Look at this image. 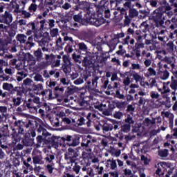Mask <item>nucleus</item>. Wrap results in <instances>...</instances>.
I'll list each match as a JSON object with an SVG mask.
<instances>
[{
	"label": "nucleus",
	"mask_w": 177,
	"mask_h": 177,
	"mask_svg": "<svg viewBox=\"0 0 177 177\" xmlns=\"http://www.w3.org/2000/svg\"><path fill=\"white\" fill-rule=\"evenodd\" d=\"M62 68L66 75L71 73V66H70V64H63Z\"/></svg>",
	"instance_id": "nucleus-29"
},
{
	"label": "nucleus",
	"mask_w": 177,
	"mask_h": 177,
	"mask_svg": "<svg viewBox=\"0 0 177 177\" xmlns=\"http://www.w3.org/2000/svg\"><path fill=\"white\" fill-rule=\"evenodd\" d=\"M9 78H10V77L5 74L0 75V80H1V81H9Z\"/></svg>",
	"instance_id": "nucleus-62"
},
{
	"label": "nucleus",
	"mask_w": 177,
	"mask_h": 177,
	"mask_svg": "<svg viewBox=\"0 0 177 177\" xmlns=\"http://www.w3.org/2000/svg\"><path fill=\"white\" fill-rule=\"evenodd\" d=\"M46 161H47L48 162H52V161H53V160H55V156L54 155H48L46 158H45Z\"/></svg>",
	"instance_id": "nucleus-58"
},
{
	"label": "nucleus",
	"mask_w": 177,
	"mask_h": 177,
	"mask_svg": "<svg viewBox=\"0 0 177 177\" xmlns=\"http://www.w3.org/2000/svg\"><path fill=\"white\" fill-rule=\"evenodd\" d=\"M123 46L122 45H120L119 46V50H118L116 52V53L119 55V56H122V55H124L125 53V50L122 48Z\"/></svg>",
	"instance_id": "nucleus-52"
},
{
	"label": "nucleus",
	"mask_w": 177,
	"mask_h": 177,
	"mask_svg": "<svg viewBox=\"0 0 177 177\" xmlns=\"http://www.w3.org/2000/svg\"><path fill=\"white\" fill-rule=\"evenodd\" d=\"M25 57L26 59H28V60H29L30 62H35V60L34 59V56L31 55L30 53H26Z\"/></svg>",
	"instance_id": "nucleus-51"
},
{
	"label": "nucleus",
	"mask_w": 177,
	"mask_h": 177,
	"mask_svg": "<svg viewBox=\"0 0 177 177\" xmlns=\"http://www.w3.org/2000/svg\"><path fill=\"white\" fill-rule=\"evenodd\" d=\"M124 122L129 125H132L135 124V121L133 120V118L131 116V115H127V118L124 120Z\"/></svg>",
	"instance_id": "nucleus-35"
},
{
	"label": "nucleus",
	"mask_w": 177,
	"mask_h": 177,
	"mask_svg": "<svg viewBox=\"0 0 177 177\" xmlns=\"http://www.w3.org/2000/svg\"><path fill=\"white\" fill-rule=\"evenodd\" d=\"M113 117L114 118H116L117 120H121V118H122V117H124V113L118 111H115L113 113Z\"/></svg>",
	"instance_id": "nucleus-42"
},
{
	"label": "nucleus",
	"mask_w": 177,
	"mask_h": 177,
	"mask_svg": "<svg viewBox=\"0 0 177 177\" xmlns=\"http://www.w3.org/2000/svg\"><path fill=\"white\" fill-rule=\"evenodd\" d=\"M34 55H35V57H37V62H41L42 60L43 53H42V50H41V48H39L38 50L35 51Z\"/></svg>",
	"instance_id": "nucleus-24"
},
{
	"label": "nucleus",
	"mask_w": 177,
	"mask_h": 177,
	"mask_svg": "<svg viewBox=\"0 0 177 177\" xmlns=\"http://www.w3.org/2000/svg\"><path fill=\"white\" fill-rule=\"evenodd\" d=\"M35 81L39 82H44L45 80H44V77H42V75L39 73H36L34 76Z\"/></svg>",
	"instance_id": "nucleus-39"
},
{
	"label": "nucleus",
	"mask_w": 177,
	"mask_h": 177,
	"mask_svg": "<svg viewBox=\"0 0 177 177\" xmlns=\"http://www.w3.org/2000/svg\"><path fill=\"white\" fill-rule=\"evenodd\" d=\"M158 74L160 75L161 80H167V78L169 77V72H168L167 70L164 71H159Z\"/></svg>",
	"instance_id": "nucleus-22"
},
{
	"label": "nucleus",
	"mask_w": 177,
	"mask_h": 177,
	"mask_svg": "<svg viewBox=\"0 0 177 177\" xmlns=\"http://www.w3.org/2000/svg\"><path fill=\"white\" fill-rule=\"evenodd\" d=\"M97 81H99V77L97 76H95L92 79V85L93 88H97Z\"/></svg>",
	"instance_id": "nucleus-53"
},
{
	"label": "nucleus",
	"mask_w": 177,
	"mask_h": 177,
	"mask_svg": "<svg viewBox=\"0 0 177 177\" xmlns=\"http://www.w3.org/2000/svg\"><path fill=\"white\" fill-rule=\"evenodd\" d=\"M12 21H13V16L9 11H6L4 14L0 16V23L9 25Z\"/></svg>",
	"instance_id": "nucleus-4"
},
{
	"label": "nucleus",
	"mask_w": 177,
	"mask_h": 177,
	"mask_svg": "<svg viewBox=\"0 0 177 177\" xmlns=\"http://www.w3.org/2000/svg\"><path fill=\"white\" fill-rule=\"evenodd\" d=\"M32 41H34L32 36H30L28 38V41L25 43L26 49L30 50L31 48H33V46H35V43H34Z\"/></svg>",
	"instance_id": "nucleus-13"
},
{
	"label": "nucleus",
	"mask_w": 177,
	"mask_h": 177,
	"mask_svg": "<svg viewBox=\"0 0 177 177\" xmlns=\"http://www.w3.org/2000/svg\"><path fill=\"white\" fill-rule=\"evenodd\" d=\"M133 78L136 80V82H139L140 80H142V76H140L139 73H134L133 74Z\"/></svg>",
	"instance_id": "nucleus-56"
},
{
	"label": "nucleus",
	"mask_w": 177,
	"mask_h": 177,
	"mask_svg": "<svg viewBox=\"0 0 177 177\" xmlns=\"http://www.w3.org/2000/svg\"><path fill=\"white\" fill-rule=\"evenodd\" d=\"M21 100H23L21 97H14L12 99L13 106H15V107L20 106V104H21Z\"/></svg>",
	"instance_id": "nucleus-28"
},
{
	"label": "nucleus",
	"mask_w": 177,
	"mask_h": 177,
	"mask_svg": "<svg viewBox=\"0 0 177 177\" xmlns=\"http://www.w3.org/2000/svg\"><path fill=\"white\" fill-rule=\"evenodd\" d=\"M114 39H112L110 41H109V44H108V46H109L110 48V51L111 52H113V50H114V49H115V46H116V44L115 43H114Z\"/></svg>",
	"instance_id": "nucleus-48"
},
{
	"label": "nucleus",
	"mask_w": 177,
	"mask_h": 177,
	"mask_svg": "<svg viewBox=\"0 0 177 177\" xmlns=\"http://www.w3.org/2000/svg\"><path fill=\"white\" fill-rule=\"evenodd\" d=\"M124 175H126V176H131L132 175H133V174H132V171L129 169H125L124 170Z\"/></svg>",
	"instance_id": "nucleus-61"
},
{
	"label": "nucleus",
	"mask_w": 177,
	"mask_h": 177,
	"mask_svg": "<svg viewBox=\"0 0 177 177\" xmlns=\"http://www.w3.org/2000/svg\"><path fill=\"white\" fill-rule=\"evenodd\" d=\"M62 59L64 63V64H71L70 59L67 55H64Z\"/></svg>",
	"instance_id": "nucleus-63"
},
{
	"label": "nucleus",
	"mask_w": 177,
	"mask_h": 177,
	"mask_svg": "<svg viewBox=\"0 0 177 177\" xmlns=\"http://www.w3.org/2000/svg\"><path fill=\"white\" fill-rule=\"evenodd\" d=\"M120 15H124V19L123 21V26L124 27H127V20H129V17H128V12H127V10L124 8H121L120 10L119 11Z\"/></svg>",
	"instance_id": "nucleus-15"
},
{
	"label": "nucleus",
	"mask_w": 177,
	"mask_h": 177,
	"mask_svg": "<svg viewBox=\"0 0 177 177\" xmlns=\"http://www.w3.org/2000/svg\"><path fill=\"white\" fill-rule=\"evenodd\" d=\"M60 59H62V55H57V59H54L51 64L52 67H59L60 66Z\"/></svg>",
	"instance_id": "nucleus-27"
},
{
	"label": "nucleus",
	"mask_w": 177,
	"mask_h": 177,
	"mask_svg": "<svg viewBox=\"0 0 177 177\" xmlns=\"http://www.w3.org/2000/svg\"><path fill=\"white\" fill-rule=\"evenodd\" d=\"M170 87L174 91L177 90V80H175L174 76L171 77V82Z\"/></svg>",
	"instance_id": "nucleus-37"
},
{
	"label": "nucleus",
	"mask_w": 177,
	"mask_h": 177,
	"mask_svg": "<svg viewBox=\"0 0 177 177\" xmlns=\"http://www.w3.org/2000/svg\"><path fill=\"white\" fill-rule=\"evenodd\" d=\"M92 115V113H89L87 115L86 119L81 117L78 119L79 123L77 124V127H82V125H87V127L89 128L92 125V120H91V116Z\"/></svg>",
	"instance_id": "nucleus-5"
},
{
	"label": "nucleus",
	"mask_w": 177,
	"mask_h": 177,
	"mask_svg": "<svg viewBox=\"0 0 177 177\" xmlns=\"http://www.w3.org/2000/svg\"><path fill=\"white\" fill-rule=\"evenodd\" d=\"M48 120H50V122H51V124L53 127H55V128H57L60 127V122L59 121V118L55 117V118H48Z\"/></svg>",
	"instance_id": "nucleus-17"
},
{
	"label": "nucleus",
	"mask_w": 177,
	"mask_h": 177,
	"mask_svg": "<svg viewBox=\"0 0 177 177\" xmlns=\"http://www.w3.org/2000/svg\"><path fill=\"white\" fill-rule=\"evenodd\" d=\"M91 142H92V141L91 140H88L86 143L82 142L81 146L84 149H88V147H91V146H92V144H91Z\"/></svg>",
	"instance_id": "nucleus-49"
},
{
	"label": "nucleus",
	"mask_w": 177,
	"mask_h": 177,
	"mask_svg": "<svg viewBox=\"0 0 177 177\" xmlns=\"http://www.w3.org/2000/svg\"><path fill=\"white\" fill-rule=\"evenodd\" d=\"M152 19L155 22V26L158 28L164 26V20H162V12L160 10L156 9L153 11L152 15Z\"/></svg>",
	"instance_id": "nucleus-2"
},
{
	"label": "nucleus",
	"mask_w": 177,
	"mask_h": 177,
	"mask_svg": "<svg viewBox=\"0 0 177 177\" xmlns=\"http://www.w3.org/2000/svg\"><path fill=\"white\" fill-rule=\"evenodd\" d=\"M91 6V4L88 1H78L77 6H76V10L79 9H82L83 10H88Z\"/></svg>",
	"instance_id": "nucleus-10"
},
{
	"label": "nucleus",
	"mask_w": 177,
	"mask_h": 177,
	"mask_svg": "<svg viewBox=\"0 0 177 177\" xmlns=\"http://www.w3.org/2000/svg\"><path fill=\"white\" fill-rule=\"evenodd\" d=\"M66 153L70 158H77L78 157V153L73 148H68Z\"/></svg>",
	"instance_id": "nucleus-20"
},
{
	"label": "nucleus",
	"mask_w": 177,
	"mask_h": 177,
	"mask_svg": "<svg viewBox=\"0 0 177 177\" xmlns=\"http://www.w3.org/2000/svg\"><path fill=\"white\" fill-rule=\"evenodd\" d=\"M73 93H75V86H68L65 91L66 96H69V95H73Z\"/></svg>",
	"instance_id": "nucleus-25"
},
{
	"label": "nucleus",
	"mask_w": 177,
	"mask_h": 177,
	"mask_svg": "<svg viewBox=\"0 0 177 177\" xmlns=\"http://www.w3.org/2000/svg\"><path fill=\"white\" fill-rule=\"evenodd\" d=\"M14 125L17 128L19 135H24L26 133V130L24 129V128L26 129V122L21 120L15 121Z\"/></svg>",
	"instance_id": "nucleus-7"
},
{
	"label": "nucleus",
	"mask_w": 177,
	"mask_h": 177,
	"mask_svg": "<svg viewBox=\"0 0 177 177\" xmlns=\"http://www.w3.org/2000/svg\"><path fill=\"white\" fill-rule=\"evenodd\" d=\"M50 35L53 38L55 37H57V35H59V29L57 28H51L50 29Z\"/></svg>",
	"instance_id": "nucleus-33"
},
{
	"label": "nucleus",
	"mask_w": 177,
	"mask_h": 177,
	"mask_svg": "<svg viewBox=\"0 0 177 177\" xmlns=\"http://www.w3.org/2000/svg\"><path fill=\"white\" fill-rule=\"evenodd\" d=\"M49 30L55 27V19H49L48 21Z\"/></svg>",
	"instance_id": "nucleus-64"
},
{
	"label": "nucleus",
	"mask_w": 177,
	"mask_h": 177,
	"mask_svg": "<svg viewBox=\"0 0 177 177\" xmlns=\"http://www.w3.org/2000/svg\"><path fill=\"white\" fill-rule=\"evenodd\" d=\"M9 28H10V24L6 25H3V24H0V30L4 32H8V31H9Z\"/></svg>",
	"instance_id": "nucleus-38"
},
{
	"label": "nucleus",
	"mask_w": 177,
	"mask_h": 177,
	"mask_svg": "<svg viewBox=\"0 0 177 177\" xmlns=\"http://www.w3.org/2000/svg\"><path fill=\"white\" fill-rule=\"evenodd\" d=\"M50 36H49V33L46 32L44 34L42 38L40 39L39 42V46H46L50 42Z\"/></svg>",
	"instance_id": "nucleus-9"
},
{
	"label": "nucleus",
	"mask_w": 177,
	"mask_h": 177,
	"mask_svg": "<svg viewBox=\"0 0 177 177\" xmlns=\"http://www.w3.org/2000/svg\"><path fill=\"white\" fill-rule=\"evenodd\" d=\"M82 64L83 67H93V64H95V61L92 59V56L87 55L84 57Z\"/></svg>",
	"instance_id": "nucleus-8"
},
{
	"label": "nucleus",
	"mask_w": 177,
	"mask_h": 177,
	"mask_svg": "<svg viewBox=\"0 0 177 177\" xmlns=\"http://www.w3.org/2000/svg\"><path fill=\"white\" fill-rule=\"evenodd\" d=\"M80 137L78 136H76V137H74L73 139H72V142L71 143H68V145L69 146H71L72 147H75L77 146H78L80 143Z\"/></svg>",
	"instance_id": "nucleus-23"
},
{
	"label": "nucleus",
	"mask_w": 177,
	"mask_h": 177,
	"mask_svg": "<svg viewBox=\"0 0 177 177\" xmlns=\"http://www.w3.org/2000/svg\"><path fill=\"white\" fill-rule=\"evenodd\" d=\"M41 95L42 96L47 97L48 100H52V99H54L53 94H52V90L50 89H46L43 91H41Z\"/></svg>",
	"instance_id": "nucleus-14"
},
{
	"label": "nucleus",
	"mask_w": 177,
	"mask_h": 177,
	"mask_svg": "<svg viewBox=\"0 0 177 177\" xmlns=\"http://www.w3.org/2000/svg\"><path fill=\"white\" fill-rule=\"evenodd\" d=\"M79 50H82L83 52H86L88 50V47L84 43L78 44Z\"/></svg>",
	"instance_id": "nucleus-47"
},
{
	"label": "nucleus",
	"mask_w": 177,
	"mask_h": 177,
	"mask_svg": "<svg viewBox=\"0 0 177 177\" xmlns=\"http://www.w3.org/2000/svg\"><path fill=\"white\" fill-rule=\"evenodd\" d=\"M24 106L27 107V109H34V110H37V106L31 102L30 98L24 102Z\"/></svg>",
	"instance_id": "nucleus-21"
},
{
	"label": "nucleus",
	"mask_w": 177,
	"mask_h": 177,
	"mask_svg": "<svg viewBox=\"0 0 177 177\" xmlns=\"http://www.w3.org/2000/svg\"><path fill=\"white\" fill-rule=\"evenodd\" d=\"M131 131V125L128 124H124L122 126L121 131L125 132L126 133Z\"/></svg>",
	"instance_id": "nucleus-40"
},
{
	"label": "nucleus",
	"mask_w": 177,
	"mask_h": 177,
	"mask_svg": "<svg viewBox=\"0 0 177 177\" xmlns=\"http://www.w3.org/2000/svg\"><path fill=\"white\" fill-rule=\"evenodd\" d=\"M168 151H169L167 149L159 150L158 156L160 157H162V158H165L168 157Z\"/></svg>",
	"instance_id": "nucleus-31"
},
{
	"label": "nucleus",
	"mask_w": 177,
	"mask_h": 177,
	"mask_svg": "<svg viewBox=\"0 0 177 177\" xmlns=\"http://www.w3.org/2000/svg\"><path fill=\"white\" fill-rule=\"evenodd\" d=\"M29 10L30 12H36L37 9H38V6L35 3H32L30 6H29Z\"/></svg>",
	"instance_id": "nucleus-54"
},
{
	"label": "nucleus",
	"mask_w": 177,
	"mask_h": 177,
	"mask_svg": "<svg viewBox=\"0 0 177 177\" xmlns=\"http://www.w3.org/2000/svg\"><path fill=\"white\" fill-rule=\"evenodd\" d=\"M22 11H23V10H20V5L16 3L13 13H17V14L20 13L21 14Z\"/></svg>",
	"instance_id": "nucleus-55"
},
{
	"label": "nucleus",
	"mask_w": 177,
	"mask_h": 177,
	"mask_svg": "<svg viewBox=\"0 0 177 177\" xmlns=\"http://www.w3.org/2000/svg\"><path fill=\"white\" fill-rule=\"evenodd\" d=\"M2 88L4 91H8V92H10L12 91V89H13V84L10 83H3Z\"/></svg>",
	"instance_id": "nucleus-30"
},
{
	"label": "nucleus",
	"mask_w": 177,
	"mask_h": 177,
	"mask_svg": "<svg viewBox=\"0 0 177 177\" xmlns=\"http://www.w3.org/2000/svg\"><path fill=\"white\" fill-rule=\"evenodd\" d=\"M11 92H17V95L20 96L21 95V92L20 91V87L13 86V88H12Z\"/></svg>",
	"instance_id": "nucleus-57"
},
{
	"label": "nucleus",
	"mask_w": 177,
	"mask_h": 177,
	"mask_svg": "<svg viewBox=\"0 0 177 177\" xmlns=\"http://www.w3.org/2000/svg\"><path fill=\"white\" fill-rule=\"evenodd\" d=\"M102 130L105 132H109V131H113V124L104 123L102 125Z\"/></svg>",
	"instance_id": "nucleus-32"
},
{
	"label": "nucleus",
	"mask_w": 177,
	"mask_h": 177,
	"mask_svg": "<svg viewBox=\"0 0 177 177\" xmlns=\"http://www.w3.org/2000/svg\"><path fill=\"white\" fill-rule=\"evenodd\" d=\"M21 3L24 5V6L22 7V12H21V16H22L24 19H30L31 17V13L24 10V8L26 6V2L22 1H21Z\"/></svg>",
	"instance_id": "nucleus-12"
},
{
	"label": "nucleus",
	"mask_w": 177,
	"mask_h": 177,
	"mask_svg": "<svg viewBox=\"0 0 177 177\" xmlns=\"http://www.w3.org/2000/svg\"><path fill=\"white\" fill-rule=\"evenodd\" d=\"M73 19L74 20V21L72 23V26H73V27H75V28H77L78 27H80V26H81V24H82L83 26H86V21L85 19V18L84 19L82 17V12H80L77 15H75L73 17Z\"/></svg>",
	"instance_id": "nucleus-3"
},
{
	"label": "nucleus",
	"mask_w": 177,
	"mask_h": 177,
	"mask_svg": "<svg viewBox=\"0 0 177 177\" xmlns=\"http://www.w3.org/2000/svg\"><path fill=\"white\" fill-rule=\"evenodd\" d=\"M115 96L118 99H124V97H125V95H124V94H121L118 90L115 91Z\"/></svg>",
	"instance_id": "nucleus-59"
},
{
	"label": "nucleus",
	"mask_w": 177,
	"mask_h": 177,
	"mask_svg": "<svg viewBox=\"0 0 177 177\" xmlns=\"http://www.w3.org/2000/svg\"><path fill=\"white\" fill-rule=\"evenodd\" d=\"M21 142L24 146H26V147H31V146L34 145V140H32V138H23Z\"/></svg>",
	"instance_id": "nucleus-16"
},
{
	"label": "nucleus",
	"mask_w": 177,
	"mask_h": 177,
	"mask_svg": "<svg viewBox=\"0 0 177 177\" xmlns=\"http://www.w3.org/2000/svg\"><path fill=\"white\" fill-rule=\"evenodd\" d=\"M48 143L53 146H56L57 145V138L53 136L50 138L48 139Z\"/></svg>",
	"instance_id": "nucleus-41"
},
{
	"label": "nucleus",
	"mask_w": 177,
	"mask_h": 177,
	"mask_svg": "<svg viewBox=\"0 0 177 177\" xmlns=\"http://www.w3.org/2000/svg\"><path fill=\"white\" fill-rule=\"evenodd\" d=\"M32 80L30 78H26L25 80H24V82L22 84V86H26V88H30L32 86Z\"/></svg>",
	"instance_id": "nucleus-26"
},
{
	"label": "nucleus",
	"mask_w": 177,
	"mask_h": 177,
	"mask_svg": "<svg viewBox=\"0 0 177 177\" xmlns=\"http://www.w3.org/2000/svg\"><path fill=\"white\" fill-rule=\"evenodd\" d=\"M72 57H73L74 62H75V63H79V64H81V63L82 62V59H81V55H80L73 53L72 55Z\"/></svg>",
	"instance_id": "nucleus-34"
},
{
	"label": "nucleus",
	"mask_w": 177,
	"mask_h": 177,
	"mask_svg": "<svg viewBox=\"0 0 177 177\" xmlns=\"http://www.w3.org/2000/svg\"><path fill=\"white\" fill-rule=\"evenodd\" d=\"M42 157L41 156H35L32 158L33 164H41Z\"/></svg>",
	"instance_id": "nucleus-43"
},
{
	"label": "nucleus",
	"mask_w": 177,
	"mask_h": 177,
	"mask_svg": "<svg viewBox=\"0 0 177 177\" xmlns=\"http://www.w3.org/2000/svg\"><path fill=\"white\" fill-rule=\"evenodd\" d=\"M36 139L37 142V147H41V145L44 143V138H42L41 136H38Z\"/></svg>",
	"instance_id": "nucleus-50"
},
{
	"label": "nucleus",
	"mask_w": 177,
	"mask_h": 177,
	"mask_svg": "<svg viewBox=\"0 0 177 177\" xmlns=\"http://www.w3.org/2000/svg\"><path fill=\"white\" fill-rule=\"evenodd\" d=\"M85 20L86 26L88 24L91 26H95V27H100L104 23V19L96 17L95 15H89V14L86 15Z\"/></svg>",
	"instance_id": "nucleus-1"
},
{
	"label": "nucleus",
	"mask_w": 177,
	"mask_h": 177,
	"mask_svg": "<svg viewBox=\"0 0 177 177\" xmlns=\"http://www.w3.org/2000/svg\"><path fill=\"white\" fill-rule=\"evenodd\" d=\"M139 16V11L136 10V8H131L129 10V19L127 20L126 27H129L131 26V21H132V19H135V17H138Z\"/></svg>",
	"instance_id": "nucleus-6"
},
{
	"label": "nucleus",
	"mask_w": 177,
	"mask_h": 177,
	"mask_svg": "<svg viewBox=\"0 0 177 177\" xmlns=\"http://www.w3.org/2000/svg\"><path fill=\"white\" fill-rule=\"evenodd\" d=\"M172 60H174V57H165L163 59H162V62H165V63H167V64H171V67L172 68H175V64H172Z\"/></svg>",
	"instance_id": "nucleus-19"
},
{
	"label": "nucleus",
	"mask_w": 177,
	"mask_h": 177,
	"mask_svg": "<svg viewBox=\"0 0 177 177\" xmlns=\"http://www.w3.org/2000/svg\"><path fill=\"white\" fill-rule=\"evenodd\" d=\"M4 72L8 75H13V69L11 68H6L4 70Z\"/></svg>",
	"instance_id": "nucleus-60"
},
{
	"label": "nucleus",
	"mask_w": 177,
	"mask_h": 177,
	"mask_svg": "<svg viewBox=\"0 0 177 177\" xmlns=\"http://www.w3.org/2000/svg\"><path fill=\"white\" fill-rule=\"evenodd\" d=\"M29 99L36 106L41 104V99L39 98V97H36L35 98H29Z\"/></svg>",
	"instance_id": "nucleus-46"
},
{
	"label": "nucleus",
	"mask_w": 177,
	"mask_h": 177,
	"mask_svg": "<svg viewBox=\"0 0 177 177\" xmlns=\"http://www.w3.org/2000/svg\"><path fill=\"white\" fill-rule=\"evenodd\" d=\"M148 75L149 77H156L157 75V72H156L154 68L150 67L148 68Z\"/></svg>",
	"instance_id": "nucleus-45"
},
{
	"label": "nucleus",
	"mask_w": 177,
	"mask_h": 177,
	"mask_svg": "<svg viewBox=\"0 0 177 177\" xmlns=\"http://www.w3.org/2000/svg\"><path fill=\"white\" fill-rule=\"evenodd\" d=\"M0 113L3 117H6V113H8V107L5 106H0Z\"/></svg>",
	"instance_id": "nucleus-44"
},
{
	"label": "nucleus",
	"mask_w": 177,
	"mask_h": 177,
	"mask_svg": "<svg viewBox=\"0 0 177 177\" xmlns=\"http://www.w3.org/2000/svg\"><path fill=\"white\" fill-rule=\"evenodd\" d=\"M17 41L20 44H26L27 42V36L24 34H18L16 37Z\"/></svg>",
	"instance_id": "nucleus-18"
},
{
	"label": "nucleus",
	"mask_w": 177,
	"mask_h": 177,
	"mask_svg": "<svg viewBox=\"0 0 177 177\" xmlns=\"http://www.w3.org/2000/svg\"><path fill=\"white\" fill-rule=\"evenodd\" d=\"M135 27L136 28H138V26L135 24V23H131V26L128 28L127 32L129 34H131V35H133L135 34Z\"/></svg>",
	"instance_id": "nucleus-36"
},
{
	"label": "nucleus",
	"mask_w": 177,
	"mask_h": 177,
	"mask_svg": "<svg viewBox=\"0 0 177 177\" xmlns=\"http://www.w3.org/2000/svg\"><path fill=\"white\" fill-rule=\"evenodd\" d=\"M25 124L26 125V129H28V128H30V129H34L38 127V122L34 120L25 122Z\"/></svg>",
	"instance_id": "nucleus-11"
}]
</instances>
